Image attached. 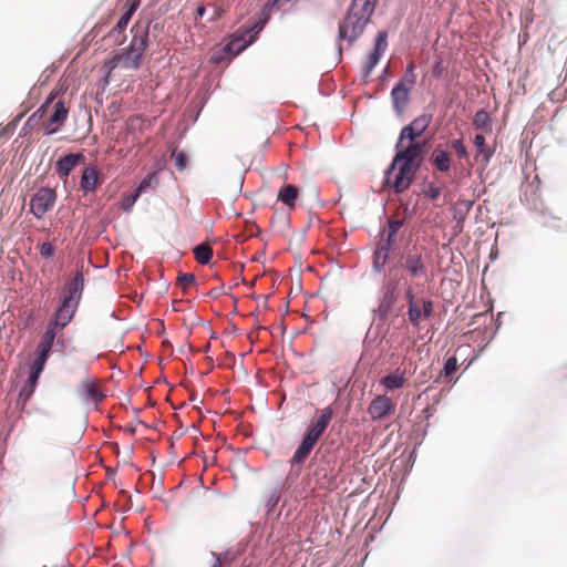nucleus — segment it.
Wrapping results in <instances>:
<instances>
[{"label": "nucleus", "instance_id": "nucleus-1", "mask_svg": "<svg viewBox=\"0 0 567 567\" xmlns=\"http://www.w3.org/2000/svg\"><path fill=\"white\" fill-rule=\"evenodd\" d=\"M423 154V143H409L405 148L398 150L385 171V185L395 194L408 190L421 168Z\"/></svg>", "mask_w": 567, "mask_h": 567}, {"label": "nucleus", "instance_id": "nucleus-2", "mask_svg": "<svg viewBox=\"0 0 567 567\" xmlns=\"http://www.w3.org/2000/svg\"><path fill=\"white\" fill-rule=\"evenodd\" d=\"M70 107V100H65L61 90L54 89L40 109L31 115L29 121H32L38 115H40V118H45L41 127L45 135H52L59 132L66 122Z\"/></svg>", "mask_w": 567, "mask_h": 567}, {"label": "nucleus", "instance_id": "nucleus-3", "mask_svg": "<svg viewBox=\"0 0 567 567\" xmlns=\"http://www.w3.org/2000/svg\"><path fill=\"white\" fill-rule=\"evenodd\" d=\"M378 0H352L346 17L339 24V39L354 42L364 31L374 12Z\"/></svg>", "mask_w": 567, "mask_h": 567}, {"label": "nucleus", "instance_id": "nucleus-4", "mask_svg": "<svg viewBox=\"0 0 567 567\" xmlns=\"http://www.w3.org/2000/svg\"><path fill=\"white\" fill-rule=\"evenodd\" d=\"M84 288V279L82 272L66 282L63 289V299L54 313V318L49 322L59 330L64 329L73 319L79 301Z\"/></svg>", "mask_w": 567, "mask_h": 567}, {"label": "nucleus", "instance_id": "nucleus-5", "mask_svg": "<svg viewBox=\"0 0 567 567\" xmlns=\"http://www.w3.org/2000/svg\"><path fill=\"white\" fill-rule=\"evenodd\" d=\"M332 416L333 409L331 406H327L320 411L318 420L312 422L308 426L300 445L296 450L291 458L292 466H302V464L306 462L311 451L313 450L315 445L327 430L329 423L332 420Z\"/></svg>", "mask_w": 567, "mask_h": 567}, {"label": "nucleus", "instance_id": "nucleus-6", "mask_svg": "<svg viewBox=\"0 0 567 567\" xmlns=\"http://www.w3.org/2000/svg\"><path fill=\"white\" fill-rule=\"evenodd\" d=\"M423 252V247L413 246L401 258V266L410 275L411 278L425 277L427 274V267Z\"/></svg>", "mask_w": 567, "mask_h": 567}, {"label": "nucleus", "instance_id": "nucleus-7", "mask_svg": "<svg viewBox=\"0 0 567 567\" xmlns=\"http://www.w3.org/2000/svg\"><path fill=\"white\" fill-rule=\"evenodd\" d=\"M56 202V193L49 187H41L32 196L30 207L35 218H42L51 210Z\"/></svg>", "mask_w": 567, "mask_h": 567}, {"label": "nucleus", "instance_id": "nucleus-8", "mask_svg": "<svg viewBox=\"0 0 567 567\" xmlns=\"http://www.w3.org/2000/svg\"><path fill=\"white\" fill-rule=\"evenodd\" d=\"M395 403L385 394H379L372 399L368 406V414L373 422L383 421L394 414Z\"/></svg>", "mask_w": 567, "mask_h": 567}, {"label": "nucleus", "instance_id": "nucleus-9", "mask_svg": "<svg viewBox=\"0 0 567 567\" xmlns=\"http://www.w3.org/2000/svg\"><path fill=\"white\" fill-rule=\"evenodd\" d=\"M140 7V0H127L124 6V12L117 23L109 32L107 37L113 39L114 44H122L124 41L123 32L126 29L132 16Z\"/></svg>", "mask_w": 567, "mask_h": 567}, {"label": "nucleus", "instance_id": "nucleus-10", "mask_svg": "<svg viewBox=\"0 0 567 567\" xmlns=\"http://www.w3.org/2000/svg\"><path fill=\"white\" fill-rule=\"evenodd\" d=\"M411 367L412 363L410 362L408 367L403 369L396 368L394 371L380 379V385L388 391L402 389L415 372V368L411 369Z\"/></svg>", "mask_w": 567, "mask_h": 567}, {"label": "nucleus", "instance_id": "nucleus-11", "mask_svg": "<svg viewBox=\"0 0 567 567\" xmlns=\"http://www.w3.org/2000/svg\"><path fill=\"white\" fill-rule=\"evenodd\" d=\"M141 60L142 56L126 49L122 54H115L107 60L104 66L109 70L107 76H110L112 71L117 66H122L126 70H137L141 65Z\"/></svg>", "mask_w": 567, "mask_h": 567}, {"label": "nucleus", "instance_id": "nucleus-12", "mask_svg": "<svg viewBox=\"0 0 567 567\" xmlns=\"http://www.w3.org/2000/svg\"><path fill=\"white\" fill-rule=\"evenodd\" d=\"M386 47H388V33L385 31L378 32L374 50L368 56V60L363 68L364 76H369L371 74L372 70L378 64L382 53L386 50Z\"/></svg>", "mask_w": 567, "mask_h": 567}, {"label": "nucleus", "instance_id": "nucleus-13", "mask_svg": "<svg viewBox=\"0 0 567 567\" xmlns=\"http://www.w3.org/2000/svg\"><path fill=\"white\" fill-rule=\"evenodd\" d=\"M133 38L127 50L143 56L148 45V28L135 24L132 28Z\"/></svg>", "mask_w": 567, "mask_h": 567}, {"label": "nucleus", "instance_id": "nucleus-14", "mask_svg": "<svg viewBox=\"0 0 567 567\" xmlns=\"http://www.w3.org/2000/svg\"><path fill=\"white\" fill-rule=\"evenodd\" d=\"M84 159L85 156L82 153L68 154L61 157L55 165L56 173L59 174L60 178L65 182L73 168L78 164L84 162Z\"/></svg>", "mask_w": 567, "mask_h": 567}, {"label": "nucleus", "instance_id": "nucleus-15", "mask_svg": "<svg viewBox=\"0 0 567 567\" xmlns=\"http://www.w3.org/2000/svg\"><path fill=\"white\" fill-rule=\"evenodd\" d=\"M473 143L476 150L475 161L486 167L494 155V148L486 144V140L483 134H476Z\"/></svg>", "mask_w": 567, "mask_h": 567}, {"label": "nucleus", "instance_id": "nucleus-16", "mask_svg": "<svg viewBox=\"0 0 567 567\" xmlns=\"http://www.w3.org/2000/svg\"><path fill=\"white\" fill-rule=\"evenodd\" d=\"M430 162L436 171L447 173L452 166V156L441 145H437L431 154Z\"/></svg>", "mask_w": 567, "mask_h": 567}, {"label": "nucleus", "instance_id": "nucleus-17", "mask_svg": "<svg viewBox=\"0 0 567 567\" xmlns=\"http://www.w3.org/2000/svg\"><path fill=\"white\" fill-rule=\"evenodd\" d=\"M393 245V241L392 239H381L380 243L378 244L375 250H374V254H373V268L380 272L388 259H389V256H390V250H391V247Z\"/></svg>", "mask_w": 567, "mask_h": 567}, {"label": "nucleus", "instance_id": "nucleus-18", "mask_svg": "<svg viewBox=\"0 0 567 567\" xmlns=\"http://www.w3.org/2000/svg\"><path fill=\"white\" fill-rule=\"evenodd\" d=\"M412 86L410 84L405 85L403 81L398 83L391 92L392 102L394 105V109L401 113L403 109L405 107L408 101H409V93Z\"/></svg>", "mask_w": 567, "mask_h": 567}, {"label": "nucleus", "instance_id": "nucleus-19", "mask_svg": "<svg viewBox=\"0 0 567 567\" xmlns=\"http://www.w3.org/2000/svg\"><path fill=\"white\" fill-rule=\"evenodd\" d=\"M395 286L394 285H386L384 287L383 296L380 300L378 311L382 317H385L393 308L396 295H395Z\"/></svg>", "mask_w": 567, "mask_h": 567}, {"label": "nucleus", "instance_id": "nucleus-20", "mask_svg": "<svg viewBox=\"0 0 567 567\" xmlns=\"http://www.w3.org/2000/svg\"><path fill=\"white\" fill-rule=\"evenodd\" d=\"M99 183V169L95 165L86 166L81 176V188L85 192H93Z\"/></svg>", "mask_w": 567, "mask_h": 567}, {"label": "nucleus", "instance_id": "nucleus-21", "mask_svg": "<svg viewBox=\"0 0 567 567\" xmlns=\"http://www.w3.org/2000/svg\"><path fill=\"white\" fill-rule=\"evenodd\" d=\"M298 196L299 189L293 185L286 184L279 189L277 198L289 208H295Z\"/></svg>", "mask_w": 567, "mask_h": 567}, {"label": "nucleus", "instance_id": "nucleus-22", "mask_svg": "<svg viewBox=\"0 0 567 567\" xmlns=\"http://www.w3.org/2000/svg\"><path fill=\"white\" fill-rule=\"evenodd\" d=\"M59 329L48 323L45 332L42 334L41 340L38 344L37 351L45 352L50 354L53 342L56 338Z\"/></svg>", "mask_w": 567, "mask_h": 567}, {"label": "nucleus", "instance_id": "nucleus-23", "mask_svg": "<svg viewBox=\"0 0 567 567\" xmlns=\"http://www.w3.org/2000/svg\"><path fill=\"white\" fill-rule=\"evenodd\" d=\"M473 125L477 130H482L484 132H492V120L487 111L478 110L474 114Z\"/></svg>", "mask_w": 567, "mask_h": 567}, {"label": "nucleus", "instance_id": "nucleus-24", "mask_svg": "<svg viewBox=\"0 0 567 567\" xmlns=\"http://www.w3.org/2000/svg\"><path fill=\"white\" fill-rule=\"evenodd\" d=\"M213 249L212 247L203 243L194 248V256L198 264L200 265H208L213 258Z\"/></svg>", "mask_w": 567, "mask_h": 567}, {"label": "nucleus", "instance_id": "nucleus-25", "mask_svg": "<svg viewBox=\"0 0 567 567\" xmlns=\"http://www.w3.org/2000/svg\"><path fill=\"white\" fill-rule=\"evenodd\" d=\"M81 386L84 390L86 400L99 403L104 399V395L100 393L96 385L92 381L84 380L82 381Z\"/></svg>", "mask_w": 567, "mask_h": 567}, {"label": "nucleus", "instance_id": "nucleus-26", "mask_svg": "<svg viewBox=\"0 0 567 567\" xmlns=\"http://www.w3.org/2000/svg\"><path fill=\"white\" fill-rule=\"evenodd\" d=\"M421 135L417 133V131H414L413 126L411 125V123L406 126H404L401 132H400V136H399V140L396 142V145H395V150H403V142L405 140H409L410 143H416L415 140L417 137H420Z\"/></svg>", "mask_w": 567, "mask_h": 567}, {"label": "nucleus", "instance_id": "nucleus-27", "mask_svg": "<svg viewBox=\"0 0 567 567\" xmlns=\"http://www.w3.org/2000/svg\"><path fill=\"white\" fill-rule=\"evenodd\" d=\"M432 118V114L424 113L414 118L411 122V125L413 126L414 131H417V133L422 135L425 132V130L430 126Z\"/></svg>", "mask_w": 567, "mask_h": 567}, {"label": "nucleus", "instance_id": "nucleus-28", "mask_svg": "<svg viewBox=\"0 0 567 567\" xmlns=\"http://www.w3.org/2000/svg\"><path fill=\"white\" fill-rule=\"evenodd\" d=\"M408 318H409L410 323L414 328L420 327V323L423 320L422 307H421L420 301H417L416 305L408 308Z\"/></svg>", "mask_w": 567, "mask_h": 567}, {"label": "nucleus", "instance_id": "nucleus-29", "mask_svg": "<svg viewBox=\"0 0 567 567\" xmlns=\"http://www.w3.org/2000/svg\"><path fill=\"white\" fill-rule=\"evenodd\" d=\"M158 184V178L155 172L147 174L143 181L140 183L137 188L135 189V193L138 195L146 192L148 188H155Z\"/></svg>", "mask_w": 567, "mask_h": 567}, {"label": "nucleus", "instance_id": "nucleus-30", "mask_svg": "<svg viewBox=\"0 0 567 567\" xmlns=\"http://www.w3.org/2000/svg\"><path fill=\"white\" fill-rule=\"evenodd\" d=\"M40 374L41 373H39L37 371H33V370L30 371L27 384L22 389L21 394H24L28 398V396H30L33 393L34 388H35V385L38 383Z\"/></svg>", "mask_w": 567, "mask_h": 567}, {"label": "nucleus", "instance_id": "nucleus-31", "mask_svg": "<svg viewBox=\"0 0 567 567\" xmlns=\"http://www.w3.org/2000/svg\"><path fill=\"white\" fill-rule=\"evenodd\" d=\"M212 556H213V558H215V563L212 567H223V566H227L234 561V557L230 556V554L228 551L221 553V554H216L213 551Z\"/></svg>", "mask_w": 567, "mask_h": 567}, {"label": "nucleus", "instance_id": "nucleus-32", "mask_svg": "<svg viewBox=\"0 0 567 567\" xmlns=\"http://www.w3.org/2000/svg\"><path fill=\"white\" fill-rule=\"evenodd\" d=\"M452 148L455 151L457 157L460 159H466L468 157V152L466 146L463 143L462 138H456L451 142Z\"/></svg>", "mask_w": 567, "mask_h": 567}, {"label": "nucleus", "instance_id": "nucleus-33", "mask_svg": "<svg viewBox=\"0 0 567 567\" xmlns=\"http://www.w3.org/2000/svg\"><path fill=\"white\" fill-rule=\"evenodd\" d=\"M49 355L45 352L37 351V358L31 365V370L42 373Z\"/></svg>", "mask_w": 567, "mask_h": 567}, {"label": "nucleus", "instance_id": "nucleus-34", "mask_svg": "<svg viewBox=\"0 0 567 567\" xmlns=\"http://www.w3.org/2000/svg\"><path fill=\"white\" fill-rule=\"evenodd\" d=\"M422 193L429 199L436 200L441 196L442 188L434 184H427L424 186Z\"/></svg>", "mask_w": 567, "mask_h": 567}, {"label": "nucleus", "instance_id": "nucleus-35", "mask_svg": "<svg viewBox=\"0 0 567 567\" xmlns=\"http://www.w3.org/2000/svg\"><path fill=\"white\" fill-rule=\"evenodd\" d=\"M447 72V65L442 59H439L432 66L431 74L433 78L439 79Z\"/></svg>", "mask_w": 567, "mask_h": 567}, {"label": "nucleus", "instance_id": "nucleus-36", "mask_svg": "<svg viewBox=\"0 0 567 567\" xmlns=\"http://www.w3.org/2000/svg\"><path fill=\"white\" fill-rule=\"evenodd\" d=\"M457 359L455 357H450L446 359L443 367V374L445 377H451L457 370Z\"/></svg>", "mask_w": 567, "mask_h": 567}, {"label": "nucleus", "instance_id": "nucleus-37", "mask_svg": "<svg viewBox=\"0 0 567 567\" xmlns=\"http://www.w3.org/2000/svg\"><path fill=\"white\" fill-rule=\"evenodd\" d=\"M171 157L174 161L177 169L183 171L186 167L187 158L184 153H177L176 151H173Z\"/></svg>", "mask_w": 567, "mask_h": 567}, {"label": "nucleus", "instance_id": "nucleus-38", "mask_svg": "<svg viewBox=\"0 0 567 567\" xmlns=\"http://www.w3.org/2000/svg\"><path fill=\"white\" fill-rule=\"evenodd\" d=\"M138 197L140 195L135 192L133 194L125 195L122 199V208L125 212H130Z\"/></svg>", "mask_w": 567, "mask_h": 567}, {"label": "nucleus", "instance_id": "nucleus-39", "mask_svg": "<svg viewBox=\"0 0 567 567\" xmlns=\"http://www.w3.org/2000/svg\"><path fill=\"white\" fill-rule=\"evenodd\" d=\"M423 319H429L434 315V303L430 299H423L421 302Z\"/></svg>", "mask_w": 567, "mask_h": 567}, {"label": "nucleus", "instance_id": "nucleus-40", "mask_svg": "<svg viewBox=\"0 0 567 567\" xmlns=\"http://www.w3.org/2000/svg\"><path fill=\"white\" fill-rule=\"evenodd\" d=\"M177 282L183 289H187L195 282V276L193 274H181L177 278Z\"/></svg>", "mask_w": 567, "mask_h": 567}, {"label": "nucleus", "instance_id": "nucleus-41", "mask_svg": "<svg viewBox=\"0 0 567 567\" xmlns=\"http://www.w3.org/2000/svg\"><path fill=\"white\" fill-rule=\"evenodd\" d=\"M402 224V220H389V234L385 239H392V241L394 243V237L398 230L401 228Z\"/></svg>", "mask_w": 567, "mask_h": 567}, {"label": "nucleus", "instance_id": "nucleus-42", "mask_svg": "<svg viewBox=\"0 0 567 567\" xmlns=\"http://www.w3.org/2000/svg\"><path fill=\"white\" fill-rule=\"evenodd\" d=\"M40 254L42 257L49 259L54 255V247L51 243H43L40 247Z\"/></svg>", "mask_w": 567, "mask_h": 567}, {"label": "nucleus", "instance_id": "nucleus-43", "mask_svg": "<svg viewBox=\"0 0 567 567\" xmlns=\"http://www.w3.org/2000/svg\"><path fill=\"white\" fill-rule=\"evenodd\" d=\"M406 82L408 84H410V86H413L414 83H415V74H414V63L411 62L409 63L408 65V69H406V75L403 80V82Z\"/></svg>", "mask_w": 567, "mask_h": 567}, {"label": "nucleus", "instance_id": "nucleus-44", "mask_svg": "<svg viewBox=\"0 0 567 567\" xmlns=\"http://www.w3.org/2000/svg\"><path fill=\"white\" fill-rule=\"evenodd\" d=\"M405 299L408 301V308L416 305V302L419 301L411 286H409L405 290Z\"/></svg>", "mask_w": 567, "mask_h": 567}, {"label": "nucleus", "instance_id": "nucleus-45", "mask_svg": "<svg viewBox=\"0 0 567 567\" xmlns=\"http://www.w3.org/2000/svg\"><path fill=\"white\" fill-rule=\"evenodd\" d=\"M205 11H206L205 7L203 4L199 6L196 9V17H195V19L197 20V19L202 18L205 14Z\"/></svg>", "mask_w": 567, "mask_h": 567}, {"label": "nucleus", "instance_id": "nucleus-46", "mask_svg": "<svg viewBox=\"0 0 567 567\" xmlns=\"http://www.w3.org/2000/svg\"><path fill=\"white\" fill-rule=\"evenodd\" d=\"M458 205H460V206H464V208H465L466 210H470V209H471V207H472V202L462 200V202H458Z\"/></svg>", "mask_w": 567, "mask_h": 567}, {"label": "nucleus", "instance_id": "nucleus-47", "mask_svg": "<svg viewBox=\"0 0 567 567\" xmlns=\"http://www.w3.org/2000/svg\"><path fill=\"white\" fill-rule=\"evenodd\" d=\"M264 24H265V22H258L255 24L254 28L257 29V31H260L264 28Z\"/></svg>", "mask_w": 567, "mask_h": 567}, {"label": "nucleus", "instance_id": "nucleus-48", "mask_svg": "<svg viewBox=\"0 0 567 567\" xmlns=\"http://www.w3.org/2000/svg\"><path fill=\"white\" fill-rule=\"evenodd\" d=\"M220 13H221V11H220V10H219V11H217V12H216V14H215V17L213 18V20H214V19H217V18L220 16Z\"/></svg>", "mask_w": 567, "mask_h": 567}]
</instances>
